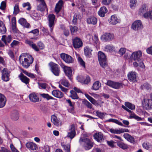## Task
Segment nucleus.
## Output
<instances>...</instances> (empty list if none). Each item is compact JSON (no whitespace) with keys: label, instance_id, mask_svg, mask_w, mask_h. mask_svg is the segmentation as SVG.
<instances>
[{"label":"nucleus","instance_id":"39","mask_svg":"<svg viewBox=\"0 0 152 152\" xmlns=\"http://www.w3.org/2000/svg\"><path fill=\"white\" fill-rule=\"evenodd\" d=\"M46 7V5L45 3L43 4H39L37 7V10L41 12H43L45 10V9Z\"/></svg>","mask_w":152,"mask_h":152},{"label":"nucleus","instance_id":"43","mask_svg":"<svg viewBox=\"0 0 152 152\" xmlns=\"http://www.w3.org/2000/svg\"><path fill=\"white\" fill-rule=\"evenodd\" d=\"M70 95L69 97L73 99H78L79 97L77 96L76 93L74 91L72 90L70 91Z\"/></svg>","mask_w":152,"mask_h":152},{"label":"nucleus","instance_id":"58","mask_svg":"<svg viewBox=\"0 0 152 152\" xmlns=\"http://www.w3.org/2000/svg\"><path fill=\"white\" fill-rule=\"evenodd\" d=\"M70 29L72 34L75 33V32H77L78 30V28L76 26H70Z\"/></svg>","mask_w":152,"mask_h":152},{"label":"nucleus","instance_id":"13","mask_svg":"<svg viewBox=\"0 0 152 152\" xmlns=\"http://www.w3.org/2000/svg\"><path fill=\"white\" fill-rule=\"evenodd\" d=\"M72 43L74 47L75 48H78L83 46V42L81 39L76 37L72 39Z\"/></svg>","mask_w":152,"mask_h":152},{"label":"nucleus","instance_id":"40","mask_svg":"<svg viewBox=\"0 0 152 152\" xmlns=\"http://www.w3.org/2000/svg\"><path fill=\"white\" fill-rule=\"evenodd\" d=\"M61 145L63 148L64 150L66 152H70V145L69 144H67L66 145L64 144V142H61Z\"/></svg>","mask_w":152,"mask_h":152},{"label":"nucleus","instance_id":"33","mask_svg":"<svg viewBox=\"0 0 152 152\" xmlns=\"http://www.w3.org/2000/svg\"><path fill=\"white\" fill-rule=\"evenodd\" d=\"M92 50L91 47L86 46L84 48V53L86 56L90 57L91 55Z\"/></svg>","mask_w":152,"mask_h":152},{"label":"nucleus","instance_id":"48","mask_svg":"<svg viewBox=\"0 0 152 152\" xmlns=\"http://www.w3.org/2000/svg\"><path fill=\"white\" fill-rule=\"evenodd\" d=\"M40 95L43 98L46 99L47 100L49 99H54V98L51 96H50L48 94H40Z\"/></svg>","mask_w":152,"mask_h":152},{"label":"nucleus","instance_id":"60","mask_svg":"<svg viewBox=\"0 0 152 152\" xmlns=\"http://www.w3.org/2000/svg\"><path fill=\"white\" fill-rule=\"evenodd\" d=\"M137 1V0H130L129 5L130 7L132 8L133 7H135Z\"/></svg>","mask_w":152,"mask_h":152},{"label":"nucleus","instance_id":"62","mask_svg":"<svg viewBox=\"0 0 152 152\" xmlns=\"http://www.w3.org/2000/svg\"><path fill=\"white\" fill-rule=\"evenodd\" d=\"M93 42L95 44H97L99 42V40L97 35L95 34L92 38Z\"/></svg>","mask_w":152,"mask_h":152},{"label":"nucleus","instance_id":"20","mask_svg":"<svg viewBox=\"0 0 152 152\" xmlns=\"http://www.w3.org/2000/svg\"><path fill=\"white\" fill-rule=\"evenodd\" d=\"M128 79L131 81L134 82L136 80V73L134 72H129L127 75Z\"/></svg>","mask_w":152,"mask_h":152},{"label":"nucleus","instance_id":"23","mask_svg":"<svg viewBox=\"0 0 152 152\" xmlns=\"http://www.w3.org/2000/svg\"><path fill=\"white\" fill-rule=\"evenodd\" d=\"M86 0H77L76 1V4L78 8L81 9L82 11L85 12V10L83 9L85 4Z\"/></svg>","mask_w":152,"mask_h":152},{"label":"nucleus","instance_id":"18","mask_svg":"<svg viewBox=\"0 0 152 152\" xmlns=\"http://www.w3.org/2000/svg\"><path fill=\"white\" fill-rule=\"evenodd\" d=\"M97 18L93 16L89 17L86 19L87 23L88 24L95 25L97 23Z\"/></svg>","mask_w":152,"mask_h":152},{"label":"nucleus","instance_id":"53","mask_svg":"<svg viewBox=\"0 0 152 152\" xmlns=\"http://www.w3.org/2000/svg\"><path fill=\"white\" fill-rule=\"evenodd\" d=\"M22 6L24 8L27 7L26 10L28 11H30L31 8L30 4L28 2L23 3Z\"/></svg>","mask_w":152,"mask_h":152},{"label":"nucleus","instance_id":"45","mask_svg":"<svg viewBox=\"0 0 152 152\" xmlns=\"http://www.w3.org/2000/svg\"><path fill=\"white\" fill-rule=\"evenodd\" d=\"M125 105L127 107L132 110H134L135 109V106L133 104L129 102H126Z\"/></svg>","mask_w":152,"mask_h":152},{"label":"nucleus","instance_id":"4","mask_svg":"<svg viewBox=\"0 0 152 152\" xmlns=\"http://www.w3.org/2000/svg\"><path fill=\"white\" fill-rule=\"evenodd\" d=\"M59 65L63 69L66 75L68 77L70 80H71L72 79V71L71 68L65 65L62 63L60 64Z\"/></svg>","mask_w":152,"mask_h":152},{"label":"nucleus","instance_id":"5","mask_svg":"<svg viewBox=\"0 0 152 152\" xmlns=\"http://www.w3.org/2000/svg\"><path fill=\"white\" fill-rule=\"evenodd\" d=\"M142 56V52L141 50H139L133 52L130 56L129 59L131 60L139 61L140 60V58Z\"/></svg>","mask_w":152,"mask_h":152},{"label":"nucleus","instance_id":"64","mask_svg":"<svg viewBox=\"0 0 152 152\" xmlns=\"http://www.w3.org/2000/svg\"><path fill=\"white\" fill-rule=\"evenodd\" d=\"M126 49L124 48H122L119 50L118 51L119 54L121 56H122L126 52Z\"/></svg>","mask_w":152,"mask_h":152},{"label":"nucleus","instance_id":"30","mask_svg":"<svg viewBox=\"0 0 152 152\" xmlns=\"http://www.w3.org/2000/svg\"><path fill=\"white\" fill-rule=\"evenodd\" d=\"M124 138L131 143L134 142V138L128 133H125L123 135Z\"/></svg>","mask_w":152,"mask_h":152},{"label":"nucleus","instance_id":"44","mask_svg":"<svg viewBox=\"0 0 152 152\" xmlns=\"http://www.w3.org/2000/svg\"><path fill=\"white\" fill-rule=\"evenodd\" d=\"M61 84L64 86L68 87L69 86V83L67 80L65 78H63L60 80Z\"/></svg>","mask_w":152,"mask_h":152},{"label":"nucleus","instance_id":"25","mask_svg":"<svg viewBox=\"0 0 152 152\" xmlns=\"http://www.w3.org/2000/svg\"><path fill=\"white\" fill-rule=\"evenodd\" d=\"M18 23L23 26L28 28L29 27L30 24L27 23L26 20L23 18H20L18 21Z\"/></svg>","mask_w":152,"mask_h":152},{"label":"nucleus","instance_id":"63","mask_svg":"<svg viewBox=\"0 0 152 152\" xmlns=\"http://www.w3.org/2000/svg\"><path fill=\"white\" fill-rule=\"evenodd\" d=\"M84 104L86 105L88 108L91 109L92 108V105L87 100H85L84 101Z\"/></svg>","mask_w":152,"mask_h":152},{"label":"nucleus","instance_id":"52","mask_svg":"<svg viewBox=\"0 0 152 152\" xmlns=\"http://www.w3.org/2000/svg\"><path fill=\"white\" fill-rule=\"evenodd\" d=\"M80 14H75L73 16V19L72 20V23L75 24L77 23V18H79Z\"/></svg>","mask_w":152,"mask_h":152},{"label":"nucleus","instance_id":"56","mask_svg":"<svg viewBox=\"0 0 152 152\" xmlns=\"http://www.w3.org/2000/svg\"><path fill=\"white\" fill-rule=\"evenodd\" d=\"M78 60L80 65L83 68H85L86 67L85 63L82 58L80 57H78Z\"/></svg>","mask_w":152,"mask_h":152},{"label":"nucleus","instance_id":"22","mask_svg":"<svg viewBox=\"0 0 152 152\" xmlns=\"http://www.w3.org/2000/svg\"><path fill=\"white\" fill-rule=\"evenodd\" d=\"M95 140L98 142H101L103 139V135L101 132L96 133L94 135Z\"/></svg>","mask_w":152,"mask_h":152},{"label":"nucleus","instance_id":"29","mask_svg":"<svg viewBox=\"0 0 152 152\" xmlns=\"http://www.w3.org/2000/svg\"><path fill=\"white\" fill-rule=\"evenodd\" d=\"M6 101V99L4 96L0 94V108L3 107L5 106Z\"/></svg>","mask_w":152,"mask_h":152},{"label":"nucleus","instance_id":"57","mask_svg":"<svg viewBox=\"0 0 152 152\" xmlns=\"http://www.w3.org/2000/svg\"><path fill=\"white\" fill-rule=\"evenodd\" d=\"M6 28L4 24L0 27V33L1 34H4L6 32Z\"/></svg>","mask_w":152,"mask_h":152},{"label":"nucleus","instance_id":"51","mask_svg":"<svg viewBox=\"0 0 152 152\" xmlns=\"http://www.w3.org/2000/svg\"><path fill=\"white\" fill-rule=\"evenodd\" d=\"M108 121L109 122H113L114 123H116L117 124H118V125L121 126H123L124 125L121 122L119 121L117 119H113L111 118L110 119L108 120Z\"/></svg>","mask_w":152,"mask_h":152},{"label":"nucleus","instance_id":"34","mask_svg":"<svg viewBox=\"0 0 152 152\" xmlns=\"http://www.w3.org/2000/svg\"><path fill=\"white\" fill-rule=\"evenodd\" d=\"M11 118L14 121H16L19 119L18 113L17 111H13L11 114Z\"/></svg>","mask_w":152,"mask_h":152},{"label":"nucleus","instance_id":"26","mask_svg":"<svg viewBox=\"0 0 152 152\" xmlns=\"http://www.w3.org/2000/svg\"><path fill=\"white\" fill-rule=\"evenodd\" d=\"M108 11L107 8L104 6L101 7L99 11L98 12V15L101 17H103L104 16L105 14Z\"/></svg>","mask_w":152,"mask_h":152},{"label":"nucleus","instance_id":"28","mask_svg":"<svg viewBox=\"0 0 152 152\" xmlns=\"http://www.w3.org/2000/svg\"><path fill=\"white\" fill-rule=\"evenodd\" d=\"M148 7L145 4H143L140 9L138 13L140 15H142L148 11Z\"/></svg>","mask_w":152,"mask_h":152},{"label":"nucleus","instance_id":"46","mask_svg":"<svg viewBox=\"0 0 152 152\" xmlns=\"http://www.w3.org/2000/svg\"><path fill=\"white\" fill-rule=\"evenodd\" d=\"M143 17L145 18L152 19V11L147 12L143 15Z\"/></svg>","mask_w":152,"mask_h":152},{"label":"nucleus","instance_id":"7","mask_svg":"<svg viewBox=\"0 0 152 152\" xmlns=\"http://www.w3.org/2000/svg\"><path fill=\"white\" fill-rule=\"evenodd\" d=\"M61 58L67 64L72 63L74 61V59L71 56L62 53L60 54Z\"/></svg>","mask_w":152,"mask_h":152},{"label":"nucleus","instance_id":"12","mask_svg":"<svg viewBox=\"0 0 152 152\" xmlns=\"http://www.w3.org/2000/svg\"><path fill=\"white\" fill-rule=\"evenodd\" d=\"M152 101L150 99H145L142 102V106L143 108L146 110H149L151 109Z\"/></svg>","mask_w":152,"mask_h":152},{"label":"nucleus","instance_id":"61","mask_svg":"<svg viewBox=\"0 0 152 152\" xmlns=\"http://www.w3.org/2000/svg\"><path fill=\"white\" fill-rule=\"evenodd\" d=\"M39 88L40 89H45L47 87L46 83H38Z\"/></svg>","mask_w":152,"mask_h":152},{"label":"nucleus","instance_id":"54","mask_svg":"<svg viewBox=\"0 0 152 152\" xmlns=\"http://www.w3.org/2000/svg\"><path fill=\"white\" fill-rule=\"evenodd\" d=\"M91 81V79L90 77L87 76L86 78L84 80H79L80 82L83 83L84 84H88Z\"/></svg>","mask_w":152,"mask_h":152},{"label":"nucleus","instance_id":"17","mask_svg":"<svg viewBox=\"0 0 152 152\" xmlns=\"http://www.w3.org/2000/svg\"><path fill=\"white\" fill-rule=\"evenodd\" d=\"M75 127L73 125H72L71 126L70 129L69 130L67 137L72 140L75 137Z\"/></svg>","mask_w":152,"mask_h":152},{"label":"nucleus","instance_id":"27","mask_svg":"<svg viewBox=\"0 0 152 152\" xmlns=\"http://www.w3.org/2000/svg\"><path fill=\"white\" fill-rule=\"evenodd\" d=\"M19 77L22 82L26 85L28 84L29 82V79L22 73L19 75Z\"/></svg>","mask_w":152,"mask_h":152},{"label":"nucleus","instance_id":"50","mask_svg":"<svg viewBox=\"0 0 152 152\" xmlns=\"http://www.w3.org/2000/svg\"><path fill=\"white\" fill-rule=\"evenodd\" d=\"M40 29L43 32V35L45 36L50 35V34L48 29L43 27H41Z\"/></svg>","mask_w":152,"mask_h":152},{"label":"nucleus","instance_id":"8","mask_svg":"<svg viewBox=\"0 0 152 152\" xmlns=\"http://www.w3.org/2000/svg\"><path fill=\"white\" fill-rule=\"evenodd\" d=\"M106 84L108 86L115 89H118L122 87L123 84L121 83L112 81L110 80L107 81Z\"/></svg>","mask_w":152,"mask_h":152},{"label":"nucleus","instance_id":"14","mask_svg":"<svg viewBox=\"0 0 152 152\" xmlns=\"http://www.w3.org/2000/svg\"><path fill=\"white\" fill-rule=\"evenodd\" d=\"M108 22L110 24L115 25L117 23H120L121 20L117 18L116 15H113L111 16L109 19Z\"/></svg>","mask_w":152,"mask_h":152},{"label":"nucleus","instance_id":"35","mask_svg":"<svg viewBox=\"0 0 152 152\" xmlns=\"http://www.w3.org/2000/svg\"><path fill=\"white\" fill-rule=\"evenodd\" d=\"M117 145L119 148L124 150L128 148L127 144L120 141H117Z\"/></svg>","mask_w":152,"mask_h":152},{"label":"nucleus","instance_id":"3","mask_svg":"<svg viewBox=\"0 0 152 152\" xmlns=\"http://www.w3.org/2000/svg\"><path fill=\"white\" fill-rule=\"evenodd\" d=\"M51 70L53 74L56 76H58L60 73V68L59 66L53 62L49 63Z\"/></svg>","mask_w":152,"mask_h":152},{"label":"nucleus","instance_id":"47","mask_svg":"<svg viewBox=\"0 0 152 152\" xmlns=\"http://www.w3.org/2000/svg\"><path fill=\"white\" fill-rule=\"evenodd\" d=\"M142 146L143 148L148 150H149L152 147L151 144L147 142H144L142 144Z\"/></svg>","mask_w":152,"mask_h":152},{"label":"nucleus","instance_id":"49","mask_svg":"<svg viewBox=\"0 0 152 152\" xmlns=\"http://www.w3.org/2000/svg\"><path fill=\"white\" fill-rule=\"evenodd\" d=\"M141 88L142 89H146L147 90L151 89V85L148 83H146L144 84L143 85L141 86Z\"/></svg>","mask_w":152,"mask_h":152},{"label":"nucleus","instance_id":"37","mask_svg":"<svg viewBox=\"0 0 152 152\" xmlns=\"http://www.w3.org/2000/svg\"><path fill=\"white\" fill-rule=\"evenodd\" d=\"M101 86V84L99 81H96L93 84L91 89L96 91L99 89Z\"/></svg>","mask_w":152,"mask_h":152},{"label":"nucleus","instance_id":"2","mask_svg":"<svg viewBox=\"0 0 152 152\" xmlns=\"http://www.w3.org/2000/svg\"><path fill=\"white\" fill-rule=\"evenodd\" d=\"M98 58L100 65L103 68L107 66V59L105 54L101 51H99L98 53Z\"/></svg>","mask_w":152,"mask_h":152},{"label":"nucleus","instance_id":"6","mask_svg":"<svg viewBox=\"0 0 152 152\" xmlns=\"http://www.w3.org/2000/svg\"><path fill=\"white\" fill-rule=\"evenodd\" d=\"M80 142H84V146L86 150H88L91 148L93 146V143L88 139L86 138L82 139L80 138Z\"/></svg>","mask_w":152,"mask_h":152},{"label":"nucleus","instance_id":"59","mask_svg":"<svg viewBox=\"0 0 152 152\" xmlns=\"http://www.w3.org/2000/svg\"><path fill=\"white\" fill-rule=\"evenodd\" d=\"M19 42L15 40H14L10 44L11 47L14 48L15 47L18 46L19 44Z\"/></svg>","mask_w":152,"mask_h":152},{"label":"nucleus","instance_id":"21","mask_svg":"<svg viewBox=\"0 0 152 152\" xmlns=\"http://www.w3.org/2000/svg\"><path fill=\"white\" fill-rule=\"evenodd\" d=\"M52 95L54 97L61 98L64 96V94L61 91L57 90H53L51 92Z\"/></svg>","mask_w":152,"mask_h":152},{"label":"nucleus","instance_id":"19","mask_svg":"<svg viewBox=\"0 0 152 152\" xmlns=\"http://www.w3.org/2000/svg\"><path fill=\"white\" fill-rule=\"evenodd\" d=\"M29 98L30 101L33 102H38L39 101V96L34 93L30 94L29 95Z\"/></svg>","mask_w":152,"mask_h":152},{"label":"nucleus","instance_id":"24","mask_svg":"<svg viewBox=\"0 0 152 152\" xmlns=\"http://www.w3.org/2000/svg\"><path fill=\"white\" fill-rule=\"evenodd\" d=\"M26 146L27 148L33 151L37 150V148L36 144L31 142L27 143L26 144Z\"/></svg>","mask_w":152,"mask_h":152},{"label":"nucleus","instance_id":"15","mask_svg":"<svg viewBox=\"0 0 152 152\" xmlns=\"http://www.w3.org/2000/svg\"><path fill=\"white\" fill-rule=\"evenodd\" d=\"M51 121L52 122L57 126H61L62 124V122L60 118H58L56 116L54 115L51 116Z\"/></svg>","mask_w":152,"mask_h":152},{"label":"nucleus","instance_id":"55","mask_svg":"<svg viewBox=\"0 0 152 152\" xmlns=\"http://www.w3.org/2000/svg\"><path fill=\"white\" fill-rule=\"evenodd\" d=\"M19 5L17 4H15L14 7L13 14L15 15H17L20 12Z\"/></svg>","mask_w":152,"mask_h":152},{"label":"nucleus","instance_id":"11","mask_svg":"<svg viewBox=\"0 0 152 152\" xmlns=\"http://www.w3.org/2000/svg\"><path fill=\"white\" fill-rule=\"evenodd\" d=\"M113 34L110 33H106L103 34L101 37V39L104 42L112 40L114 39Z\"/></svg>","mask_w":152,"mask_h":152},{"label":"nucleus","instance_id":"42","mask_svg":"<svg viewBox=\"0 0 152 152\" xmlns=\"http://www.w3.org/2000/svg\"><path fill=\"white\" fill-rule=\"evenodd\" d=\"M108 131L113 134H121V129H114L113 128L109 129Z\"/></svg>","mask_w":152,"mask_h":152},{"label":"nucleus","instance_id":"1","mask_svg":"<svg viewBox=\"0 0 152 152\" xmlns=\"http://www.w3.org/2000/svg\"><path fill=\"white\" fill-rule=\"evenodd\" d=\"M19 60L23 67L27 68L33 63L34 58L29 54H22L20 56Z\"/></svg>","mask_w":152,"mask_h":152},{"label":"nucleus","instance_id":"10","mask_svg":"<svg viewBox=\"0 0 152 152\" xmlns=\"http://www.w3.org/2000/svg\"><path fill=\"white\" fill-rule=\"evenodd\" d=\"M132 28L134 31H138L143 28V25L141 21L140 20L134 21L132 24Z\"/></svg>","mask_w":152,"mask_h":152},{"label":"nucleus","instance_id":"41","mask_svg":"<svg viewBox=\"0 0 152 152\" xmlns=\"http://www.w3.org/2000/svg\"><path fill=\"white\" fill-rule=\"evenodd\" d=\"M129 114V117L130 118H134L138 121H140L142 120V119L140 117L137 116L132 111Z\"/></svg>","mask_w":152,"mask_h":152},{"label":"nucleus","instance_id":"32","mask_svg":"<svg viewBox=\"0 0 152 152\" xmlns=\"http://www.w3.org/2000/svg\"><path fill=\"white\" fill-rule=\"evenodd\" d=\"M12 38L11 35H8L6 37L5 35H3L2 37L1 40L3 41L6 45L7 43H10L11 41Z\"/></svg>","mask_w":152,"mask_h":152},{"label":"nucleus","instance_id":"36","mask_svg":"<svg viewBox=\"0 0 152 152\" xmlns=\"http://www.w3.org/2000/svg\"><path fill=\"white\" fill-rule=\"evenodd\" d=\"M26 43L28 44L30 46H31L33 49L36 51H38L39 50V49L36 45V44L30 41L27 40L26 41Z\"/></svg>","mask_w":152,"mask_h":152},{"label":"nucleus","instance_id":"31","mask_svg":"<svg viewBox=\"0 0 152 152\" xmlns=\"http://www.w3.org/2000/svg\"><path fill=\"white\" fill-rule=\"evenodd\" d=\"M63 3V1L60 0L56 5L55 10V12L58 13L60 11L61 8Z\"/></svg>","mask_w":152,"mask_h":152},{"label":"nucleus","instance_id":"16","mask_svg":"<svg viewBox=\"0 0 152 152\" xmlns=\"http://www.w3.org/2000/svg\"><path fill=\"white\" fill-rule=\"evenodd\" d=\"M9 72L7 69L4 68L2 71V79L4 81H7L9 80Z\"/></svg>","mask_w":152,"mask_h":152},{"label":"nucleus","instance_id":"9","mask_svg":"<svg viewBox=\"0 0 152 152\" xmlns=\"http://www.w3.org/2000/svg\"><path fill=\"white\" fill-rule=\"evenodd\" d=\"M48 18V20L49 26L51 32H52L54 26L55 15L53 14L49 15Z\"/></svg>","mask_w":152,"mask_h":152},{"label":"nucleus","instance_id":"38","mask_svg":"<svg viewBox=\"0 0 152 152\" xmlns=\"http://www.w3.org/2000/svg\"><path fill=\"white\" fill-rule=\"evenodd\" d=\"M115 47L110 45H107L104 47V50L107 52H111L114 50Z\"/></svg>","mask_w":152,"mask_h":152}]
</instances>
